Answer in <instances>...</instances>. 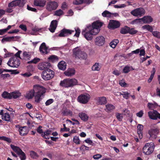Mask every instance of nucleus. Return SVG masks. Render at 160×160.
Wrapping results in <instances>:
<instances>
[{
  "mask_svg": "<svg viewBox=\"0 0 160 160\" xmlns=\"http://www.w3.org/2000/svg\"><path fill=\"white\" fill-rule=\"evenodd\" d=\"M103 25V23L99 20L96 21L87 26L82 32V34L88 40H91L92 38V35H96L100 30V28Z\"/></svg>",
  "mask_w": 160,
  "mask_h": 160,
  "instance_id": "1",
  "label": "nucleus"
},
{
  "mask_svg": "<svg viewBox=\"0 0 160 160\" xmlns=\"http://www.w3.org/2000/svg\"><path fill=\"white\" fill-rule=\"evenodd\" d=\"M46 91L45 88L42 86H38L34 87L33 90H31L27 94L26 97L28 99H30L34 96L35 102L39 103L40 101L42 99Z\"/></svg>",
  "mask_w": 160,
  "mask_h": 160,
  "instance_id": "2",
  "label": "nucleus"
},
{
  "mask_svg": "<svg viewBox=\"0 0 160 160\" xmlns=\"http://www.w3.org/2000/svg\"><path fill=\"white\" fill-rule=\"evenodd\" d=\"M78 82L76 79L72 78L71 79H64L61 81L60 82V85L62 87L65 88L72 87L78 84Z\"/></svg>",
  "mask_w": 160,
  "mask_h": 160,
  "instance_id": "3",
  "label": "nucleus"
},
{
  "mask_svg": "<svg viewBox=\"0 0 160 160\" xmlns=\"http://www.w3.org/2000/svg\"><path fill=\"white\" fill-rule=\"evenodd\" d=\"M54 71L48 68L42 71L41 76L43 80L47 81L50 80L54 77Z\"/></svg>",
  "mask_w": 160,
  "mask_h": 160,
  "instance_id": "4",
  "label": "nucleus"
},
{
  "mask_svg": "<svg viewBox=\"0 0 160 160\" xmlns=\"http://www.w3.org/2000/svg\"><path fill=\"white\" fill-rule=\"evenodd\" d=\"M154 148V145L153 142L147 143L143 148V152L145 154L148 155L152 152Z\"/></svg>",
  "mask_w": 160,
  "mask_h": 160,
  "instance_id": "5",
  "label": "nucleus"
},
{
  "mask_svg": "<svg viewBox=\"0 0 160 160\" xmlns=\"http://www.w3.org/2000/svg\"><path fill=\"white\" fill-rule=\"evenodd\" d=\"M73 55L77 59H86L87 58L86 52L81 51L80 49H74Z\"/></svg>",
  "mask_w": 160,
  "mask_h": 160,
  "instance_id": "6",
  "label": "nucleus"
},
{
  "mask_svg": "<svg viewBox=\"0 0 160 160\" xmlns=\"http://www.w3.org/2000/svg\"><path fill=\"white\" fill-rule=\"evenodd\" d=\"M90 97L88 94H81L78 97L77 100L80 103L85 104L88 102Z\"/></svg>",
  "mask_w": 160,
  "mask_h": 160,
  "instance_id": "7",
  "label": "nucleus"
},
{
  "mask_svg": "<svg viewBox=\"0 0 160 160\" xmlns=\"http://www.w3.org/2000/svg\"><path fill=\"white\" fill-rule=\"evenodd\" d=\"M20 64L19 59L15 58L12 57L8 61L7 64L9 67L13 68H18Z\"/></svg>",
  "mask_w": 160,
  "mask_h": 160,
  "instance_id": "8",
  "label": "nucleus"
},
{
  "mask_svg": "<svg viewBox=\"0 0 160 160\" xmlns=\"http://www.w3.org/2000/svg\"><path fill=\"white\" fill-rule=\"evenodd\" d=\"M145 12V10L142 8H139L132 10L131 13L135 17H141Z\"/></svg>",
  "mask_w": 160,
  "mask_h": 160,
  "instance_id": "9",
  "label": "nucleus"
},
{
  "mask_svg": "<svg viewBox=\"0 0 160 160\" xmlns=\"http://www.w3.org/2000/svg\"><path fill=\"white\" fill-rule=\"evenodd\" d=\"M58 4L55 1H51L47 3L46 9L49 11L55 10L57 8Z\"/></svg>",
  "mask_w": 160,
  "mask_h": 160,
  "instance_id": "10",
  "label": "nucleus"
},
{
  "mask_svg": "<svg viewBox=\"0 0 160 160\" xmlns=\"http://www.w3.org/2000/svg\"><path fill=\"white\" fill-rule=\"evenodd\" d=\"M120 23L118 21L110 20L108 26L109 29H114L118 28L120 26Z\"/></svg>",
  "mask_w": 160,
  "mask_h": 160,
  "instance_id": "11",
  "label": "nucleus"
},
{
  "mask_svg": "<svg viewBox=\"0 0 160 160\" xmlns=\"http://www.w3.org/2000/svg\"><path fill=\"white\" fill-rule=\"evenodd\" d=\"M148 115L150 119L156 120L158 118L160 119V113L156 110H153L152 111L148 112Z\"/></svg>",
  "mask_w": 160,
  "mask_h": 160,
  "instance_id": "12",
  "label": "nucleus"
},
{
  "mask_svg": "<svg viewBox=\"0 0 160 160\" xmlns=\"http://www.w3.org/2000/svg\"><path fill=\"white\" fill-rule=\"evenodd\" d=\"M73 30L63 28L60 31L58 36L60 37H65L71 35L72 32H74Z\"/></svg>",
  "mask_w": 160,
  "mask_h": 160,
  "instance_id": "13",
  "label": "nucleus"
},
{
  "mask_svg": "<svg viewBox=\"0 0 160 160\" xmlns=\"http://www.w3.org/2000/svg\"><path fill=\"white\" fill-rule=\"evenodd\" d=\"M51 64L49 62H39L38 66V69L40 70H44L49 68Z\"/></svg>",
  "mask_w": 160,
  "mask_h": 160,
  "instance_id": "14",
  "label": "nucleus"
},
{
  "mask_svg": "<svg viewBox=\"0 0 160 160\" xmlns=\"http://www.w3.org/2000/svg\"><path fill=\"white\" fill-rule=\"evenodd\" d=\"M159 132V130L158 128L151 129L148 131V134L151 138L152 139H156L157 135Z\"/></svg>",
  "mask_w": 160,
  "mask_h": 160,
  "instance_id": "15",
  "label": "nucleus"
},
{
  "mask_svg": "<svg viewBox=\"0 0 160 160\" xmlns=\"http://www.w3.org/2000/svg\"><path fill=\"white\" fill-rule=\"evenodd\" d=\"M8 6L9 7H12L17 6L21 7L23 6V4L21 0H15L9 3Z\"/></svg>",
  "mask_w": 160,
  "mask_h": 160,
  "instance_id": "16",
  "label": "nucleus"
},
{
  "mask_svg": "<svg viewBox=\"0 0 160 160\" xmlns=\"http://www.w3.org/2000/svg\"><path fill=\"white\" fill-rule=\"evenodd\" d=\"M105 39L103 36H100L96 38L95 40V42L96 45L98 46L103 45L105 42Z\"/></svg>",
  "mask_w": 160,
  "mask_h": 160,
  "instance_id": "17",
  "label": "nucleus"
},
{
  "mask_svg": "<svg viewBox=\"0 0 160 160\" xmlns=\"http://www.w3.org/2000/svg\"><path fill=\"white\" fill-rule=\"evenodd\" d=\"M95 99L97 101V103L101 105L105 104L107 103V98L105 97H97Z\"/></svg>",
  "mask_w": 160,
  "mask_h": 160,
  "instance_id": "18",
  "label": "nucleus"
},
{
  "mask_svg": "<svg viewBox=\"0 0 160 160\" xmlns=\"http://www.w3.org/2000/svg\"><path fill=\"white\" fill-rule=\"evenodd\" d=\"M39 51L43 54H47L48 53L49 51L48 50L45 43L42 42L39 47Z\"/></svg>",
  "mask_w": 160,
  "mask_h": 160,
  "instance_id": "19",
  "label": "nucleus"
},
{
  "mask_svg": "<svg viewBox=\"0 0 160 160\" xmlns=\"http://www.w3.org/2000/svg\"><path fill=\"white\" fill-rule=\"evenodd\" d=\"M46 0H34V4L36 6L43 7L45 6Z\"/></svg>",
  "mask_w": 160,
  "mask_h": 160,
  "instance_id": "20",
  "label": "nucleus"
},
{
  "mask_svg": "<svg viewBox=\"0 0 160 160\" xmlns=\"http://www.w3.org/2000/svg\"><path fill=\"white\" fill-rule=\"evenodd\" d=\"M57 21L53 20L52 21L49 30L52 32H54L57 27Z\"/></svg>",
  "mask_w": 160,
  "mask_h": 160,
  "instance_id": "21",
  "label": "nucleus"
},
{
  "mask_svg": "<svg viewBox=\"0 0 160 160\" xmlns=\"http://www.w3.org/2000/svg\"><path fill=\"white\" fill-rule=\"evenodd\" d=\"M141 22H143L144 23H150L153 21L152 18L150 16H144L141 18Z\"/></svg>",
  "mask_w": 160,
  "mask_h": 160,
  "instance_id": "22",
  "label": "nucleus"
},
{
  "mask_svg": "<svg viewBox=\"0 0 160 160\" xmlns=\"http://www.w3.org/2000/svg\"><path fill=\"white\" fill-rule=\"evenodd\" d=\"M137 128L139 138L141 139L143 138L142 130L143 129V126L142 125L139 124L137 126Z\"/></svg>",
  "mask_w": 160,
  "mask_h": 160,
  "instance_id": "23",
  "label": "nucleus"
},
{
  "mask_svg": "<svg viewBox=\"0 0 160 160\" xmlns=\"http://www.w3.org/2000/svg\"><path fill=\"white\" fill-rule=\"evenodd\" d=\"M19 130V134L22 136L26 135L28 132V128L27 126L20 127Z\"/></svg>",
  "mask_w": 160,
  "mask_h": 160,
  "instance_id": "24",
  "label": "nucleus"
},
{
  "mask_svg": "<svg viewBox=\"0 0 160 160\" xmlns=\"http://www.w3.org/2000/svg\"><path fill=\"white\" fill-rule=\"evenodd\" d=\"M105 111L107 112H111L115 109V106L110 103H108L105 105Z\"/></svg>",
  "mask_w": 160,
  "mask_h": 160,
  "instance_id": "25",
  "label": "nucleus"
},
{
  "mask_svg": "<svg viewBox=\"0 0 160 160\" xmlns=\"http://www.w3.org/2000/svg\"><path fill=\"white\" fill-rule=\"evenodd\" d=\"M14 38L18 39L17 36L6 37L3 38L1 40L2 43H4L5 42H10L12 41H14Z\"/></svg>",
  "mask_w": 160,
  "mask_h": 160,
  "instance_id": "26",
  "label": "nucleus"
},
{
  "mask_svg": "<svg viewBox=\"0 0 160 160\" xmlns=\"http://www.w3.org/2000/svg\"><path fill=\"white\" fill-rule=\"evenodd\" d=\"M102 14V15L103 17L108 18H110L113 16H116L118 15V13H113L109 12V11L107 10L104 11Z\"/></svg>",
  "mask_w": 160,
  "mask_h": 160,
  "instance_id": "27",
  "label": "nucleus"
},
{
  "mask_svg": "<svg viewBox=\"0 0 160 160\" xmlns=\"http://www.w3.org/2000/svg\"><path fill=\"white\" fill-rule=\"evenodd\" d=\"M75 71L74 69L69 68L64 72V74L66 76L71 77L74 75Z\"/></svg>",
  "mask_w": 160,
  "mask_h": 160,
  "instance_id": "28",
  "label": "nucleus"
},
{
  "mask_svg": "<svg viewBox=\"0 0 160 160\" xmlns=\"http://www.w3.org/2000/svg\"><path fill=\"white\" fill-rule=\"evenodd\" d=\"M78 116L80 119L84 122L88 121L89 119V116L85 112H80L79 113Z\"/></svg>",
  "mask_w": 160,
  "mask_h": 160,
  "instance_id": "29",
  "label": "nucleus"
},
{
  "mask_svg": "<svg viewBox=\"0 0 160 160\" xmlns=\"http://www.w3.org/2000/svg\"><path fill=\"white\" fill-rule=\"evenodd\" d=\"M31 54L30 52L26 51L23 52L22 56V59L25 60H29L31 58Z\"/></svg>",
  "mask_w": 160,
  "mask_h": 160,
  "instance_id": "30",
  "label": "nucleus"
},
{
  "mask_svg": "<svg viewBox=\"0 0 160 160\" xmlns=\"http://www.w3.org/2000/svg\"><path fill=\"white\" fill-rule=\"evenodd\" d=\"M62 113L63 116L68 115L72 116V111L67 109L66 108L62 109Z\"/></svg>",
  "mask_w": 160,
  "mask_h": 160,
  "instance_id": "31",
  "label": "nucleus"
},
{
  "mask_svg": "<svg viewBox=\"0 0 160 160\" xmlns=\"http://www.w3.org/2000/svg\"><path fill=\"white\" fill-rule=\"evenodd\" d=\"M66 62L63 61H61L59 62L58 66V68L61 70H64L66 68Z\"/></svg>",
  "mask_w": 160,
  "mask_h": 160,
  "instance_id": "32",
  "label": "nucleus"
},
{
  "mask_svg": "<svg viewBox=\"0 0 160 160\" xmlns=\"http://www.w3.org/2000/svg\"><path fill=\"white\" fill-rule=\"evenodd\" d=\"M89 4L90 3V0H75L73 3L76 5H78L82 3Z\"/></svg>",
  "mask_w": 160,
  "mask_h": 160,
  "instance_id": "33",
  "label": "nucleus"
},
{
  "mask_svg": "<svg viewBox=\"0 0 160 160\" xmlns=\"http://www.w3.org/2000/svg\"><path fill=\"white\" fill-rule=\"evenodd\" d=\"M158 106V104L155 102H154L153 103L150 102H148L147 104V107L149 110H153Z\"/></svg>",
  "mask_w": 160,
  "mask_h": 160,
  "instance_id": "34",
  "label": "nucleus"
},
{
  "mask_svg": "<svg viewBox=\"0 0 160 160\" xmlns=\"http://www.w3.org/2000/svg\"><path fill=\"white\" fill-rule=\"evenodd\" d=\"M2 96L4 99H11V93H9L7 91H4L2 94Z\"/></svg>",
  "mask_w": 160,
  "mask_h": 160,
  "instance_id": "35",
  "label": "nucleus"
},
{
  "mask_svg": "<svg viewBox=\"0 0 160 160\" xmlns=\"http://www.w3.org/2000/svg\"><path fill=\"white\" fill-rule=\"evenodd\" d=\"M2 119L4 121L9 122L10 121L11 117L9 113L6 112L2 116Z\"/></svg>",
  "mask_w": 160,
  "mask_h": 160,
  "instance_id": "36",
  "label": "nucleus"
},
{
  "mask_svg": "<svg viewBox=\"0 0 160 160\" xmlns=\"http://www.w3.org/2000/svg\"><path fill=\"white\" fill-rule=\"evenodd\" d=\"M11 148L13 149V150L16 152L18 155L20 152L22 150L18 146H15L13 145H11Z\"/></svg>",
  "mask_w": 160,
  "mask_h": 160,
  "instance_id": "37",
  "label": "nucleus"
},
{
  "mask_svg": "<svg viewBox=\"0 0 160 160\" xmlns=\"http://www.w3.org/2000/svg\"><path fill=\"white\" fill-rule=\"evenodd\" d=\"M48 59L50 61L55 62H57L58 61V58L55 55H51L48 58Z\"/></svg>",
  "mask_w": 160,
  "mask_h": 160,
  "instance_id": "38",
  "label": "nucleus"
},
{
  "mask_svg": "<svg viewBox=\"0 0 160 160\" xmlns=\"http://www.w3.org/2000/svg\"><path fill=\"white\" fill-rule=\"evenodd\" d=\"M100 65V64L98 62H96L92 67V71H99L101 68Z\"/></svg>",
  "mask_w": 160,
  "mask_h": 160,
  "instance_id": "39",
  "label": "nucleus"
},
{
  "mask_svg": "<svg viewBox=\"0 0 160 160\" xmlns=\"http://www.w3.org/2000/svg\"><path fill=\"white\" fill-rule=\"evenodd\" d=\"M118 42L119 41L118 39H115L110 42L109 45L112 48H114Z\"/></svg>",
  "mask_w": 160,
  "mask_h": 160,
  "instance_id": "40",
  "label": "nucleus"
},
{
  "mask_svg": "<svg viewBox=\"0 0 160 160\" xmlns=\"http://www.w3.org/2000/svg\"><path fill=\"white\" fill-rule=\"evenodd\" d=\"M130 28L128 26H125L121 29L120 32L122 34H126L129 33Z\"/></svg>",
  "mask_w": 160,
  "mask_h": 160,
  "instance_id": "41",
  "label": "nucleus"
},
{
  "mask_svg": "<svg viewBox=\"0 0 160 160\" xmlns=\"http://www.w3.org/2000/svg\"><path fill=\"white\" fill-rule=\"evenodd\" d=\"M143 29H146L148 31L152 32H153V28L152 26L149 25H144L142 27Z\"/></svg>",
  "mask_w": 160,
  "mask_h": 160,
  "instance_id": "42",
  "label": "nucleus"
},
{
  "mask_svg": "<svg viewBox=\"0 0 160 160\" xmlns=\"http://www.w3.org/2000/svg\"><path fill=\"white\" fill-rule=\"evenodd\" d=\"M51 131L50 130H47V131L44 132L43 134H41L42 137L46 139H49L48 135L51 134Z\"/></svg>",
  "mask_w": 160,
  "mask_h": 160,
  "instance_id": "43",
  "label": "nucleus"
},
{
  "mask_svg": "<svg viewBox=\"0 0 160 160\" xmlns=\"http://www.w3.org/2000/svg\"><path fill=\"white\" fill-rule=\"evenodd\" d=\"M118 93L119 94V95H122L124 98L126 99H128L129 97L130 93L128 92L123 91L122 93H121V92H118Z\"/></svg>",
  "mask_w": 160,
  "mask_h": 160,
  "instance_id": "44",
  "label": "nucleus"
},
{
  "mask_svg": "<svg viewBox=\"0 0 160 160\" xmlns=\"http://www.w3.org/2000/svg\"><path fill=\"white\" fill-rule=\"evenodd\" d=\"M11 99L13 98L14 99H17L21 96L19 92H13L11 93Z\"/></svg>",
  "mask_w": 160,
  "mask_h": 160,
  "instance_id": "45",
  "label": "nucleus"
},
{
  "mask_svg": "<svg viewBox=\"0 0 160 160\" xmlns=\"http://www.w3.org/2000/svg\"><path fill=\"white\" fill-rule=\"evenodd\" d=\"M30 155L31 157L34 159H37L38 157V155L37 152L33 151L30 152Z\"/></svg>",
  "mask_w": 160,
  "mask_h": 160,
  "instance_id": "46",
  "label": "nucleus"
},
{
  "mask_svg": "<svg viewBox=\"0 0 160 160\" xmlns=\"http://www.w3.org/2000/svg\"><path fill=\"white\" fill-rule=\"evenodd\" d=\"M21 160H25L26 159V155L23 152L22 150L18 155Z\"/></svg>",
  "mask_w": 160,
  "mask_h": 160,
  "instance_id": "47",
  "label": "nucleus"
},
{
  "mask_svg": "<svg viewBox=\"0 0 160 160\" xmlns=\"http://www.w3.org/2000/svg\"><path fill=\"white\" fill-rule=\"evenodd\" d=\"M40 61V59L38 58H34V59L29 61L28 62V64L34 63L36 64Z\"/></svg>",
  "mask_w": 160,
  "mask_h": 160,
  "instance_id": "48",
  "label": "nucleus"
},
{
  "mask_svg": "<svg viewBox=\"0 0 160 160\" xmlns=\"http://www.w3.org/2000/svg\"><path fill=\"white\" fill-rule=\"evenodd\" d=\"M116 118L118 121L121 122L122 121V119L123 118V116L122 114L118 112H117L116 113Z\"/></svg>",
  "mask_w": 160,
  "mask_h": 160,
  "instance_id": "49",
  "label": "nucleus"
},
{
  "mask_svg": "<svg viewBox=\"0 0 160 160\" xmlns=\"http://www.w3.org/2000/svg\"><path fill=\"white\" fill-rule=\"evenodd\" d=\"M0 139L5 141H7L9 143H11V140L10 138L6 137L5 136H0Z\"/></svg>",
  "mask_w": 160,
  "mask_h": 160,
  "instance_id": "50",
  "label": "nucleus"
},
{
  "mask_svg": "<svg viewBox=\"0 0 160 160\" xmlns=\"http://www.w3.org/2000/svg\"><path fill=\"white\" fill-rule=\"evenodd\" d=\"M73 141L76 144H80V141L78 136H75L74 137Z\"/></svg>",
  "mask_w": 160,
  "mask_h": 160,
  "instance_id": "51",
  "label": "nucleus"
},
{
  "mask_svg": "<svg viewBox=\"0 0 160 160\" xmlns=\"http://www.w3.org/2000/svg\"><path fill=\"white\" fill-rule=\"evenodd\" d=\"M63 128H61L60 129V131L62 132H69L70 130L69 128H67L65 124H63Z\"/></svg>",
  "mask_w": 160,
  "mask_h": 160,
  "instance_id": "52",
  "label": "nucleus"
},
{
  "mask_svg": "<svg viewBox=\"0 0 160 160\" xmlns=\"http://www.w3.org/2000/svg\"><path fill=\"white\" fill-rule=\"evenodd\" d=\"M152 33L154 36L157 38H160V32L157 31H152Z\"/></svg>",
  "mask_w": 160,
  "mask_h": 160,
  "instance_id": "53",
  "label": "nucleus"
},
{
  "mask_svg": "<svg viewBox=\"0 0 160 160\" xmlns=\"http://www.w3.org/2000/svg\"><path fill=\"white\" fill-rule=\"evenodd\" d=\"M63 11L61 9H59L55 11L54 15L57 16H60L63 14Z\"/></svg>",
  "mask_w": 160,
  "mask_h": 160,
  "instance_id": "54",
  "label": "nucleus"
},
{
  "mask_svg": "<svg viewBox=\"0 0 160 160\" xmlns=\"http://www.w3.org/2000/svg\"><path fill=\"white\" fill-rule=\"evenodd\" d=\"M141 22V18H138L132 21L131 22V23L132 24H138L140 23Z\"/></svg>",
  "mask_w": 160,
  "mask_h": 160,
  "instance_id": "55",
  "label": "nucleus"
},
{
  "mask_svg": "<svg viewBox=\"0 0 160 160\" xmlns=\"http://www.w3.org/2000/svg\"><path fill=\"white\" fill-rule=\"evenodd\" d=\"M130 67L128 66H126L124 67L123 69V71L124 73H127L129 72L130 71Z\"/></svg>",
  "mask_w": 160,
  "mask_h": 160,
  "instance_id": "56",
  "label": "nucleus"
},
{
  "mask_svg": "<svg viewBox=\"0 0 160 160\" xmlns=\"http://www.w3.org/2000/svg\"><path fill=\"white\" fill-rule=\"evenodd\" d=\"M138 32V31L137 30H135L134 28H129V33L131 35H134V34Z\"/></svg>",
  "mask_w": 160,
  "mask_h": 160,
  "instance_id": "57",
  "label": "nucleus"
},
{
  "mask_svg": "<svg viewBox=\"0 0 160 160\" xmlns=\"http://www.w3.org/2000/svg\"><path fill=\"white\" fill-rule=\"evenodd\" d=\"M75 33L74 35V36L78 37L80 35V34L81 32L80 29L79 28H77L76 29L75 28Z\"/></svg>",
  "mask_w": 160,
  "mask_h": 160,
  "instance_id": "58",
  "label": "nucleus"
},
{
  "mask_svg": "<svg viewBox=\"0 0 160 160\" xmlns=\"http://www.w3.org/2000/svg\"><path fill=\"white\" fill-rule=\"evenodd\" d=\"M54 100L52 99H50L48 100L45 102V104L46 106H48L49 105L52 104L54 102Z\"/></svg>",
  "mask_w": 160,
  "mask_h": 160,
  "instance_id": "59",
  "label": "nucleus"
},
{
  "mask_svg": "<svg viewBox=\"0 0 160 160\" xmlns=\"http://www.w3.org/2000/svg\"><path fill=\"white\" fill-rule=\"evenodd\" d=\"M6 72H11V74H17L19 73V72L17 70H5Z\"/></svg>",
  "mask_w": 160,
  "mask_h": 160,
  "instance_id": "60",
  "label": "nucleus"
},
{
  "mask_svg": "<svg viewBox=\"0 0 160 160\" xmlns=\"http://www.w3.org/2000/svg\"><path fill=\"white\" fill-rule=\"evenodd\" d=\"M102 157V155L100 154H97L94 155L93 156V158L95 160H98L99 158H101Z\"/></svg>",
  "mask_w": 160,
  "mask_h": 160,
  "instance_id": "61",
  "label": "nucleus"
},
{
  "mask_svg": "<svg viewBox=\"0 0 160 160\" xmlns=\"http://www.w3.org/2000/svg\"><path fill=\"white\" fill-rule=\"evenodd\" d=\"M119 84L122 87H125L126 86L127 84L123 80H121L119 82Z\"/></svg>",
  "mask_w": 160,
  "mask_h": 160,
  "instance_id": "62",
  "label": "nucleus"
},
{
  "mask_svg": "<svg viewBox=\"0 0 160 160\" xmlns=\"http://www.w3.org/2000/svg\"><path fill=\"white\" fill-rule=\"evenodd\" d=\"M27 8L28 10L34 11L35 12H37V10L36 9L34 8L31 7H30L28 5Z\"/></svg>",
  "mask_w": 160,
  "mask_h": 160,
  "instance_id": "63",
  "label": "nucleus"
},
{
  "mask_svg": "<svg viewBox=\"0 0 160 160\" xmlns=\"http://www.w3.org/2000/svg\"><path fill=\"white\" fill-rule=\"evenodd\" d=\"M19 28L24 31H26L27 30L26 26L25 25H19Z\"/></svg>",
  "mask_w": 160,
  "mask_h": 160,
  "instance_id": "64",
  "label": "nucleus"
}]
</instances>
